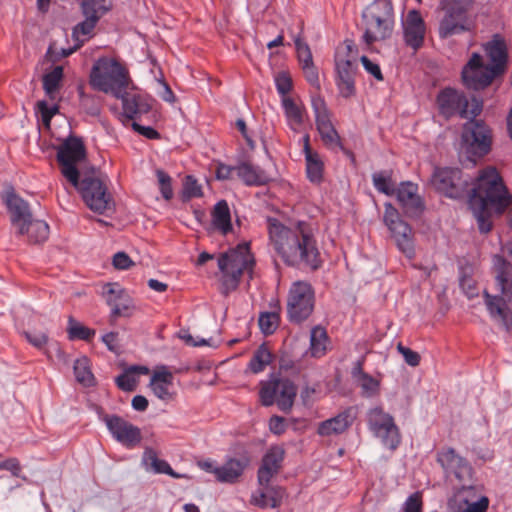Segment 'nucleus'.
Returning a JSON list of instances; mask_svg holds the SVG:
<instances>
[{
  "label": "nucleus",
  "mask_w": 512,
  "mask_h": 512,
  "mask_svg": "<svg viewBox=\"0 0 512 512\" xmlns=\"http://www.w3.org/2000/svg\"><path fill=\"white\" fill-rule=\"evenodd\" d=\"M433 187L449 198L458 199L469 193V206L481 233L492 229V214H502L512 202L502 177L494 167L479 172L469 191L470 178L459 168H436L432 174Z\"/></svg>",
  "instance_id": "f257e3e1"
},
{
  "label": "nucleus",
  "mask_w": 512,
  "mask_h": 512,
  "mask_svg": "<svg viewBox=\"0 0 512 512\" xmlns=\"http://www.w3.org/2000/svg\"><path fill=\"white\" fill-rule=\"evenodd\" d=\"M115 97L122 100L123 115L129 120H134L151 110L149 100L140 94H130L125 90L121 96Z\"/></svg>",
  "instance_id": "c85d7f7f"
},
{
  "label": "nucleus",
  "mask_w": 512,
  "mask_h": 512,
  "mask_svg": "<svg viewBox=\"0 0 512 512\" xmlns=\"http://www.w3.org/2000/svg\"><path fill=\"white\" fill-rule=\"evenodd\" d=\"M436 460L447 478L454 476L461 486L470 484L473 469L469 462L460 456L455 449L451 447L441 449L437 452Z\"/></svg>",
  "instance_id": "2eb2a0df"
},
{
  "label": "nucleus",
  "mask_w": 512,
  "mask_h": 512,
  "mask_svg": "<svg viewBox=\"0 0 512 512\" xmlns=\"http://www.w3.org/2000/svg\"><path fill=\"white\" fill-rule=\"evenodd\" d=\"M4 202L10 213L12 225L17 227L19 235H24L26 223L32 219L28 202L18 196L13 189L6 192Z\"/></svg>",
  "instance_id": "412c9836"
},
{
  "label": "nucleus",
  "mask_w": 512,
  "mask_h": 512,
  "mask_svg": "<svg viewBox=\"0 0 512 512\" xmlns=\"http://www.w3.org/2000/svg\"><path fill=\"white\" fill-rule=\"evenodd\" d=\"M268 494V503L271 508H278L281 506L284 497L286 496L285 488L281 486H264Z\"/></svg>",
  "instance_id": "8fccbe9b"
},
{
  "label": "nucleus",
  "mask_w": 512,
  "mask_h": 512,
  "mask_svg": "<svg viewBox=\"0 0 512 512\" xmlns=\"http://www.w3.org/2000/svg\"><path fill=\"white\" fill-rule=\"evenodd\" d=\"M113 266L118 270H125L134 265L131 258L125 252H117L113 256Z\"/></svg>",
  "instance_id": "e2e57ef3"
},
{
  "label": "nucleus",
  "mask_w": 512,
  "mask_h": 512,
  "mask_svg": "<svg viewBox=\"0 0 512 512\" xmlns=\"http://www.w3.org/2000/svg\"><path fill=\"white\" fill-rule=\"evenodd\" d=\"M495 285L502 296L512 301V264L501 255L493 257Z\"/></svg>",
  "instance_id": "b1692460"
},
{
  "label": "nucleus",
  "mask_w": 512,
  "mask_h": 512,
  "mask_svg": "<svg viewBox=\"0 0 512 512\" xmlns=\"http://www.w3.org/2000/svg\"><path fill=\"white\" fill-rule=\"evenodd\" d=\"M212 223L223 235L228 234L232 230L230 209L225 200H220L214 206Z\"/></svg>",
  "instance_id": "72a5a7b5"
},
{
  "label": "nucleus",
  "mask_w": 512,
  "mask_h": 512,
  "mask_svg": "<svg viewBox=\"0 0 512 512\" xmlns=\"http://www.w3.org/2000/svg\"><path fill=\"white\" fill-rule=\"evenodd\" d=\"M89 82L94 89L121 96L131 80L128 70L119 61L103 57L94 63Z\"/></svg>",
  "instance_id": "39448f33"
},
{
  "label": "nucleus",
  "mask_w": 512,
  "mask_h": 512,
  "mask_svg": "<svg viewBox=\"0 0 512 512\" xmlns=\"http://www.w3.org/2000/svg\"><path fill=\"white\" fill-rule=\"evenodd\" d=\"M156 176L159 182L160 192L165 200H171L173 197V189H172V179L171 177L163 170L158 169L156 171Z\"/></svg>",
  "instance_id": "3c124183"
},
{
  "label": "nucleus",
  "mask_w": 512,
  "mask_h": 512,
  "mask_svg": "<svg viewBox=\"0 0 512 512\" xmlns=\"http://www.w3.org/2000/svg\"><path fill=\"white\" fill-rule=\"evenodd\" d=\"M361 19L364 27L362 39L366 45L390 39L396 22L392 0L372 1L363 9Z\"/></svg>",
  "instance_id": "20e7f679"
},
{
  "label": "nucleus",
  "mask_w": 512,
  "mask_h": 512,
  "mask_svg": "<svg viewBox=\"0 0 512 512\" xmlns=\"http://www.w3.org/2000/svg\"><path fill=\"white\" fill-rule=\"evenodd\" d=\"M132 374L126 369L124 373L116 377L115 382L119 389L126 392H132L136 389L137 380Z\"/></svg>",
  "instance_id": "5fc2aeb1"
},
{
  "label": "nucleus",
  "mask_w": 512,
  "mask_h": 512,
  "mask_svg": "<svg viewBox=\"0 0 512 512\" xmlns=\"http://www.w3.org/2000/svg\"><path fill=\"white\" fill-rule=\"evenodd\" d=\"M275 85L281 97H289L288 93L291 91L293 83L290 75L287 72H279L275 77Z\"/></svg>",
  "instance_id": "864d4df0"
},
{
  "label": "nucleus",
  "mask_w": 512,
  "mask_h": 512,
  "mask_svg": "<svg viewBox=\"0 0 512 512\" xmlns=\"http://www.w3.org/2000/svg\"><path fill=\"white\" fill-rule=\"evenodd\" d=\"M254 264L255 260L247 242L240 243L236 248L221 254L218 258V268L222 273V293L228 295L235 290L244 271H251Z\"/></svg>",
  "instance_id": "423d86ee"
},
{
  "label": "nucleus",
  "mask_w": 512,
  "mask_h": 512,
  "mask_svg": "<svg viewBox=\"0 0 512 512\" xmlns=\"http://www.w3.org/2000/svg\"><path fill=\"white\" fill-rule=\"evenodd\" d=\"M360 60H361L363 67L365 68V70L368 73H370L371 75H373L376 80H378V81L384 80L383 74H382L380 66L378 64L372 62L367 56H362L360 58Z\"/></svg>",
  "instance_id": "680f3d73"
},
{
  "label": "nucleus",
  "mask_w": 512,
  "mask_h": 512,
  "mask_svg": "<svg viewBox=\"0 0 512 512\" xmlns=\"http://www.w3.org/2000/svg\"><path fill=\"white\" fill-rule=\"evenodd\" d=\"M102 341L106 345L109 351L116 355L121 353V346L119 343L118 332H109L102 336Z\"/></svg>",
  "instance_id": "bf43d9fd"
},
{
  "label": "nucleus",
  "mask_w": 512,
  "mask_h": 512,
  "mask_svg": "<svg viewBox=\"0 0 512 512\" xmlns=\"http://www.w3.org/2000/svg\"><path fill=\"white\" fill-rule=\"evenodd\" d=\"M352 378L361 387L364 397H373L379 392L380 382L363 371V360L354 363L351 370Z\"/></svg>",
  "instance_id": "2f4dec72"
},
{
  "label": "nucleus",
  "mask_w": 512,
  "mask_h": 512,
  "mask_svg": "<svg viewBox=\"0 0 512 512\" xmlns=\"http://www.w3.org/2000/svg\"><path fill=\"white\" fill-rule=\"evenodd\" d=\"M259 397L263 406H272L275 402L278 408L289 413L297 396V386L288 378L272 376L260 383Z\"/></svg>",
  "instance_id": "1a4fd4ad"
},
{
  "label": "nucleus",
  "mask_w": 512,
  "mask_h": 512,
  "mask_svg": "<svg viewBox=\"0 0 512 512\" xmlns=\"http://www.w3.org/2000/svg\"><path fill=\"white\" fill-rule=\"evenodd\" d=\"M77 90L79 94L80 106L84 109V111L91 116L98 115L100 113L99 99L94 95L86 94L82 85L78 86Z\"/></svg>",
  "instance_id": "09e8293b"
},
{
  "label": "nucleus",
  "mask_w": 512,
  "mask_h": 512,
  "mask_svg": "<svg viewBox=\"0 0 512 512\" xmlns=\"http://www.w3.org/2000/svg\"><path fill=\"white\" fill-rule=\"evenodd\" d=\"M397 201L409 218H419L425 210V202L418 194V186L410 181L401 182L396 188Z\"/></svg>",
  "instance_id": "f3484780"
},
{
  "label": "nucleus",
  "mask_w": 512,
  "mask_h": 512,
  "mask_svg": "<svg viewBox=\"0 0 512 512\" xmlns=\"http://www.w3.org/2000/svg\"><path fill=\"white\" fill-rule=\"evenodd\" d=\"M294 42L297 51V57L301 66L305 64H312L313 57L309 45L304 42L300 36L296 37Z\"/></svg>",
  "instance_id": "603ef678"
},
{
  "label": "nucleus",
  "mask_w": 512,
  "mask_h": 512,
  "mask_svg": "<svg viewBox=\"0 0 512 512\" xmlns=\"http://www.w3.org/2000/svg\"><path fill=\"white\" fill-rule=\"evenodd\" d=\"M485 51L491 61V67L497 76L504 73L507 64V49L504 40L494 39L485 45Z\"/></svg>",
  "instance_id": "7c9ffc66"
},
{
  "label": "nucleus",
  "mask_w": 512,
  "mask_h": 512,
  "mask_svg": "<svg viewBox=\"0 0 512 512\" xmlns=\"http://www.w3.org/2000/svg\"><path fill=\"white\" fill-rule=\"evenodd\" d=\"M25 336L29 343L38 349L43 348L48 342V336L46 333L25 332Z\"/></svg>",
  "instance_id": "774afa93"
},
{
  "label": "nucleus",
  "mask_w": 512,
  "mask_h": 512,
  "mask_svg": "<svg viewBox=\"0 0 512 512\" xmlns=\"http://www.w3.org/2000/svg\"><path fill=\"white\" fill-rule=\"evenodd\" d=\"M328 335L323 327L316 326L312 328L310 334V353L315 358H320L326 353Z\"/></svg>",
  "instance_id": "ea45409f"
},
{
  "label": "nucleus",
  "mask_w": 512,
  "mask_h": 512,
  "mask_svg": "<svg viewBox=\"0 0 512 512\" xmlns=\"http://www.w3.org/2000/svg\"><path fill=\"white\" fill-rule=\"evenodd\" d=\"M272 361V354L266 344H261L254 352L248 368L254 374L262 372Z\"/></svg>",
  "instance_id": "79ce46f5"
},
{
  "label": "nucleus",
  "mask_w": 512,
  "mask_h": 512,
  "mask_svg": "<svg viewBox=\"0 0 512 512\" xmlns=\"http://www.w3.org/2000/svg\"><path fill=\"white\" fill-rule=\"evenodd\" d=\"M368 425L370 430L380 437L382 443L391 450L400 444L401 438L393 417L384 412L381 407H374L368 412Z\"/></svg>",
  "instance_id": "ddd939ff"
},
{
  "label": "nucleus",
  "mask_w": 512,
  "mask_h": 512,
  "mask_svg": "<svg viewBox=\"0 0 512 512\" xmlns=\"http://www.w3.org/2000/svg\"><path fill=\"white\" fill-rule=\"evenodd\" d=\"M303 152L306 161V174L310 182L320 184L323 180L324 162L319 153L310 146V136L305 134L302 138Z\"/></svg>",
  "instance_id": "bb28decb"
},
{
  "label": "nucleus",
  "mask_w": 512,
  "mask_h": 512,
  "mask_svg": "<svg viewBox=\"0 0 512 512\" xmlns=\"http://www.w3.org/2000/svg\"><path fill=\"white\" fill-rule=\"evenodd\" d=\"M354 419V409L349 407L335 417L322 421L318 426L317 432L321 436L341 434L353 424Z\"/></svg>",
  "instance_id": "cd10ccee"
},
{
  "label": "nucleus",
  "mask_w": 512,
  "mask_h": 512,
  "mask_svg": "<svg viewBox=\"0 0 512 512\" xmlns=\"http://www.w3.org/2000/svg\"><path fill=\"white\" fill-rule=\"evenodd\" d=\"M98 21L96 17L85 18L72 29V38L77 42L75 49L80 48L93 35Z\"/></svg>",
  "instance_id": "4c0bfd02"
},
{
  "label": "nucleus",
  "mask_w": 512,
  "mask_h": 512,
  "mask_svg": "<svg viewBox=\"0 0 512 512\" xmlns=\"http://www.w3.org/2000/svg\"><path fill=\"white\" fill-rule=\"evenodd\" d=\"M85 158L86 148L79 137L69 136L58 148L57 161L61 173L72 185H75L81 176L77 164Z\"/></svg>",
  "instance_id": "9b49d317"
},
{
  "label": "nucleus",
  "mask_w": 512,
  "mask_h": 512,
  "mask_svg": "<svg viewBox=\"0 0 512 512\" xmlns=\"http://www.w3.org/2000/svg\"><path fill=\"white\" fill-rule=\"evenodd\" d=\"M463 84L471 90H482L491 84L493 79L497 77L490 65H485L482 56L473 53L469 61L462 69Z\"/></svg>",
  "instance_id": "4468645a"
},
{
  "label": "nucleus",
  "mask_w": 512,
  "mask_h": 512,
  "mask_svg": "<svg viewBox=\"0 0 512 512\" xmlns=\"http://www.w3.org/2000/svg\"><path fill=\"white\" fill-rule=\"evenodd\" d=\"M483 297L490 317L510 332L512 330V309L508 306L510 301L502 296H493L486 290L483 292Z\"/></svg>",
  "instance_id": "4be33fe9"
},
{
  "label": "nucleus",
  "mask_w": 512,
  "mask_h": 512,
  "mask_svg": "<svg viewBox=\"0 0 512 512\" xmlns=\"http://www.w3.org/2000/svg\"><path fill=\"white\" fill-rule=\"evenodd\" d=\"M383 221L392 233L398 249L407 257L412 258L414 250V234L411 226L402 220L399 211L389 202L384 204Z\"/></svg>",
  "instance_id": "f8f14e48"
},
{
  "label": "nucleus",
  "mask_w": 512,
  "mask_h": 512,
  "mask_svg": "<svg viewBox=\"0 0 512 512\" xmlns=\"http://www.w3.org/2000/svg\"><path fill=\"white\" fill-rule=\"evenodd\" d=\"M426 33L425 22L418 10H411L403 23V38L405 44L418 51L424 44Z\"/></svg>",
  "instance_id": "aec40b11"
},
{
  "label": "nucleus",
  "mask_w": 512,
  "mask_h": 512,
  "mask_svg": "<svg viewBox=\"0 0 512 512\" xmlns=\"http://www.w3.org/2000/svg\"><path fill=\"white\" fill-rule=\"evenodd\" d=\"M80 8L85 18L96 17L99 20L111 9L106 0H82Z\"/></svg>",
  "instance_id": "a19ab883"
},
{
  "label": "nucleus",
  "mask_w": 512,
  "mask_h": 512,
  "mask_svg": "<svg viewBox=\"0 0 512 512\" xmlns=\"http://www.w3.org/2000/svg\"><path fill=\"white\" fill-rule=\"evenodd\" d=\"M143 461L145 464H149L156 473L167 474L176 479L181 477L171 468L167 461L159 459L157 457V453L152 448L145 449L143 454Z\"/></svg>",
  "instance_id": "58836bf2"
},
{
  "label": "nucleus",
  "mask_w": 512,
  "mask_h": 512,
  "mask_svg": "<svg viewBox=\"0 0 512 512\" xmlns=\"http://www.w3.org/2000/svg\"><path fill=\"white\" fill-rule=\"evenodd\" d=\"M132 128L147 139L155 140L161 138L160 133L150 126H142L137 122H133Z\"/></svg>",
  "instance_id": "69168bd1"
},
{
  "label": "nucleus",
  "mask_w": 512,
  "mask_h": 512,
  "mask_svg": "<svg viewBox=\"0 0 512 512\" xmlns=\"http://www.w3.org/2000/svg\"><path fill=\"white\" fill-rule=\"evenodd\" d=\"M202 196V186L198 183L194 176L187 175L183 181L181 200L183 202H187L193 198H200Z\"/></svg>",
  "instance_id": "49530a36"
},
{
  "label": "nucleus",
  "mask_w": 512,
  "mask_h": 512,
  "mask_svg": "<svg viewBox=\"0 0 512 512\" xmlns=\"http://www.w3.org/2000/svg\"><path fill=\"white\" fill-rule=\"evenodd\" d=\"M474 0H448L445 8L467 17V13L473 8Z\"/></svg>",
  "instance_id": "4d7b16f0"
},
{
  "label": "nucleus",
  "mask_w": 512,
  "mask_h": 512,
  "mask_svg": "<svg viewBox=\"0 0 512 512\" xmlns=\"http://www.w3.org/2000/svg\"><path fill=\"white\" fill-rule=\"evenodd\" d=\"M423 500L420 492L411 494L403 505V512H422Z\"/></svg>",
  "instance_id": "13d9d810"
},
{
  "label": "nucleus",
  "mask_w": 512,
  "mask_h": 512,
  "mask_svg": "<svg viewBox=\"0 0 512 512\" xmlns=\"http://www.w3.org/2000/svg\"><path fill=\"white\" fill-rule=\"evenodd\" d=\"M259 327L265 335L273 334L280 324V314L277 311L262 312L259 316Z\"/></svg>",
  "instance_id": "de8ad7c7"
},
{
  "label": "nucleus",
  "mask_w": 512,
  "mask_h": 512,
  "mask_svg": "<svg viewBox=\"0 0 512 512\" xmlns=\"http://www.w3.org/2000/svg\"><path fill=\"white\" fill-rule=\"evenodd\" d=\"M302 70L306 80L312 85L319 87V75L314 62L312 64L302 65Z\"/></svg>",
  "instance_id": "0e129e2a"
},
{
  "label": "nucleus",
  "mask_w": 512,
  "mask_h": 512,
  "mask_svg": "<svg viewBox=\"0 0 512 512\" xmlns=\"http://www.w3.org/2000/svg\"><path fill=\"white\" fill-rule=\"evenodd\" d=\"M315 295L312 286L305 281L294 282L288 292L287 316L291 323L300 324L314 310Z\"/></svg>",
  "instance_id": "9d476101"
},
{
  "label": "nucleus",
  "mask_w": 512,
  "mask_h": 512,
  "mask_svg": "<svg viewBox=\"0 0 512 512\" xmlns=\"http://www.w3.org/2000/svg\"><path fill=\"white\" fill-rule=\"evenodd\" d=\"M396 349L409 366L417 367L420 364L421 356L418 352L404 346L401 342L397 344Z\"/></svg>",
  "instance_id": "6e6d98bb"
},
{
  "label": "nucleus",
  "mask_w": 512,
  "mask_h": 512,
  "mask_svg": "<svg viewBox=\"0 0 512 512\" xmlns=\"http://www.w3.org/2000/svg\"><path fill=\"white\" fill-rule=\"evenodd\" d=\"M27 235L28 242L31 244L43 243L48 239L49 226L45 221L34 220L33 218L26 223L24 235Z\"/></svg>",
  "instance_id": "e433bc0d"
},
{
  "label": "nucleus",
  "mask_w": 512,
  "mask_h": 512,
  "mask_svg": "<svg viewBox=\"0 0 512 512\" xmlns=\"http://www.w3.org/2000/svg\"><path fill=\"white\" fill-rule=\"evenodd\" d=\"M103 296L111 307V317H129L131 315V301L125 291L117 283H108L104 286Z\"/></svg>",
  "instance_id": "5701e85b"
},
{
  "label": "nucleus",
  "mask_w": 512,
  "mask_h": 512,
  "mask_svg": "<svg viewBox=\"0 0 512 512\" xmlns=\"http://www.w3.org/2000/svg\"><path fill=\"white\" fill-rule=\"evenodd\" d=\"M150 382L151 384L161 383L166 385H172L173 374L170 371H168L165 366H162L160 369L154 371Z\"/></svg>",
  "instance_id": "052dcab7"
},
{
  "label": "nucleus",
  "mask_w": 512,
  "mask_h": 512,
  "mask_svg": "<svg viewBox=\"0 0 512 512\" xmlns=\"http://www.w3.org/2000/svg\"><path fill=\"white\" fill-rule=\"evenodd\" d=\"M458 508L455 512H487L489 500L486 496L476 497V489L471 484H464L455 494Z\"/></svg>",
  "instance_id": "393cba45"
},
{
  "label": "nucleus",
  "mask_w": 512,
  "mask_h": 512,
  "mask_svg": "<svg viewBox=\"0 0 512 512\" xmlns=\"http://www.w3.org/2000/svg\"><path fill=\"white\" fill-rule=\"evenodd\" d=\"M267 225L270 243L286 265L311 270L320 268L321 254L309 223L298 221L287 227L278 219L268 217Z\"/></svg>",
  "instance_id": "7ed1b4c3"
},
{
  "label": "nucleus",
  "mask_w": 512,
  "mask_h": 512,
  "mask_svg": "<svg viewBox=\"0 0 512 512\" xmlns=\"http://www.w3.org/2000/svg\"><path fill=\"white\" fill-rule=\"evenodd\" d=\"M63 76L62 66H55L51 72L43 75V89L51 101H56L58 98Z\"/></svg>",
  "instance_id": "c9c22d12"
},
{
  "label": "nucleus",
  "mask_w": 512,
  "mask_h": 512,
  "mask_svg": "<svg viewBox=\"0 0 512 512\" xmlns=\"http://www.w3.org/2000/svg\"><path fill=\"white\" fill-rule=\"evenodd\" d=\"M391 171L376 172L372 175L374 187L381 193L392 196L396 192Z\"/></svg>",
  "instance_id": "c03bdc74"
},
{
  "label": "nucleus",
  "mask_w": 512,
  "mask_h": 512,
  "mask_svg": "<svg viewBox=\"0 0 512 512\" xmlns=\"http://www.w3.org/2000/svg\"><path fill=\"white\" fill-rule=\"evenodd\" d=\"M113 438L126 448L132 449L142 441L141 429L115 414L102 417Z\"/></svg>",
  "instance_id": "dca6fc26"
},
{
  "label": "nucleus",
  "mask_w": 512,
  "mask_h": 512,
  "mask_svg": "<svg viewBox=\"0 0 512 512\" xmlns=\"http://www.w3.org/2000/svg\"><path fill=\"white\" fill-rule=\"evenodd\" d=\"M436 102L440 114L445 118L459 116L469 119L462 131V147L466 154L483 157L490 151L491 131L483 121L475 120L482 112V100L473 97L469 101L463 92L446 87L438 93Z\"/></svg>",
  "instance_id": "f03ea898"
},
{
  "label": "nucleus",
  "mask_w": 512,
  "mask_h": 512,
  "mask_svg": "<svg viewBox=\"0 0 512 512\" xmlns=\"http://www.w3.org/2000/svg\"><path fill=\"white\" fill-rule=\"evenodd\" d=\"M236 174L249 186L264 185L268 182V177L263 170L248 163L236 166Z\"/></svg>",
  "instance_id": "f704fd0d"
},
{
  "label": "nucleus",
  "mask_w": 512,
  "mask_h": 512,
  "mask_svg": "<svg viewBox=\"0 0 512 512\" xmlns=\"http://www.w3.org/2000/svg\"><path fill=\"white\" fill-rule=\"evenodd\" d=\"M169 386L170 385H166V384H161V383H155V384H151L150 383V387L153 391V393L155 394V396L161 400H171L172 397H173V394L169 391Z\"/></svg>",
  "instance_id": "338daca9"
},
{
  "label": "nucleus",
  "mask_w": 512,
  "mask_h": 512,
  "mask_svg": "<svg viewBox=\"0 0 512 512\" xmlns=\"http://www.w3.org/2000/svg\"><path fill=\"white\" fill-rule=\"evenodd\" d=\"M67 333L70 340L78 339L89 342L95 336L96 332L94 329L82 325L80 322L76 321L72 316H70L68 318Z\"/></svg>",
  "instance_id": "37998d69"
},
{
  "label": "nucleus",
  "mask_w": 512,
  "mask_h": 512,
  "mask_svg": "<svg viewBox=\"0 0 512 512\" xmlns=\"http://www.w3.org/2000/svg\"><path fill=\"white\" fill-rule=\"evenodd\" d=\"M316 127L324 145L330 150H336L340 146L341 138L333 126L325 102L322 99H314Z\"/></svg>",
  "instance_id": "a211bd4d"
},
{
  "label": "nucleus",
  "mask_w": 512,
  "mask_h": 512,
  "mask_svg": "<svg viewBox=\"0 0 512 512\" xmlns=\"http://www.w3.org/2000/svg\"><path fill=\"white\" fill-rule=\"evenodd\" d=\"M285 458V450L279 445L271 446L264 454L257 472V480L260 486H267L276 476Z\"/></svg>",
  "instance_id": "6ab92c4d"
},
{
  "label": "nucleus",
  "mask_w": 512,
  "mask_h": 512,
  "mask_svg": "<svg viewBox=\"0 0 512 512\" xmlns=\"http://www.w3.org/2000/svg\"><path fill=\"white\" fill-rule=\"evenodd\" d=\"M250 464V457L242 455L239 458H229L221 467L213 471L216 479L223 483H235Z\"/></svg>",
  "instance_id": "a878e982"
},
{
  "label": "nucleus",
  "mask_w": 512,
  "mask_h": 512,
  "mask_svg": "<svg viewBox=\"0 0 512 512\" xmlns=\"http://www.w3.org/2000/svg\"><path fill=\"white\" fill-rule=\"evenodd\" d=\"M335 83L344 98L355 95V77L358 70V48L353 40L346 39L337 47L335 56Z\"/></svg>",
  "instance_id": "0eeeda50"
},
{
  "label": "nucleus",
  "mask_w": 512,
  "mask_h": 512,
  "mask_svg": "<svg viewBox=\"0 0 512 512\" xmlns=\"http://www.w3.org/2000/svg\"><path fill=\"white\" fill-rule=\"evenodd\" d=\"M73 186L79 191L84 203L90 210L104 214L114 209V200L108 191L107 184L95 169L91 173L80 176Z\"/></svg>",
  "instance_id": "6e6552de"
},
{
  "label": "nucleus",
  "mask_w": 512,
  "mask_h": 512,
  "mask_svg": "<svg viewBox=\"0 0 512 512\" xmlns=\"http://www.w3.org/2000/svg\"><path fill=\"white\" fill-rule=\"evenodd\" d=\"M281 102L288 125L296 131L304 123V106L301 103H297L291 97H283Z\"/></svg>",
  "instance_id": "473e14b6"
},
{
  "label": "nucleus",
  "mask_w": 512,
  "mask_h": 512,
  "mask_svg": "<svg viewBox=\"0 0 512 512\" xmlns=\"http://www.w3.org/2000/svg\"><path fill=\"white\" fill-rule=\"evenodd\" d=\"M74 374L76 380L85 385L91 386L93 384V374L89 367V359L87 357H81L74 362Z\"/></svg>",
  "instance_id": "a18cd8bd"
},
{
  "label": "nucleus",
  "mask_w": 512,
  "mask_h": 512,
  "mask_svg": "<svg viewBox=\"0 0 512 512\" xmlns=\"http://www.w3.org/2000/svg\"><path fill=\"white\" fill-rule=\"evenodd\" d=\"M445 13L438 27V35L441 39L449 38L453 35L463 33L468 30L466 25L467 17L445 8Z\"/></svg>",
  "instance_id": "c756f323"
}]
</instances>
